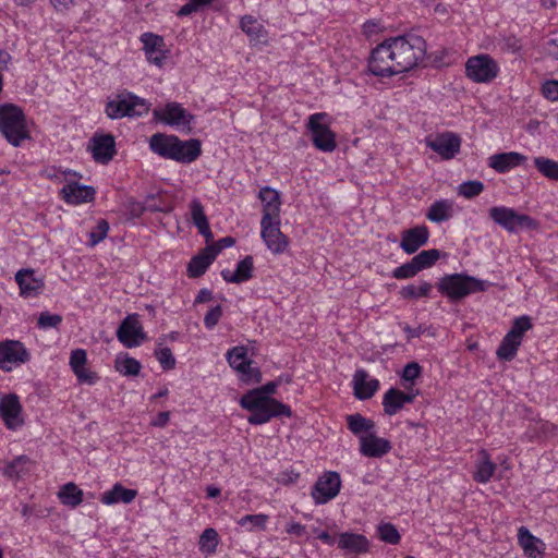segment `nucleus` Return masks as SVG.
<instances>
[{
    "label": "nucleus",
    "instance_id": "obj_1",
    "mask_svg": "<svg viewBox=\"0 0 558 558\" xmlns=\"http://www.w3.org/2000/svg\"><path fill=\"white\" fill-rule=\"evenodd\" d=\"M425 54L423 37L414 34L390 37L372 50L368 70L375 76L390 77L416 68Z\"/></svg>",
    "mask_w": 558,
    "mask_h": 558
},
{
    "label": "nucleus",
    "instance_id": "obj_2",
    "mask_svg": "<svg viewBox=\"0 0 558 558\" xmlns=\"http://www.w3.org/2000/svg\"><path fill=\"white\" fill-rule=\"evenodd\" d=\"M282 381L289 384L291 378L280 376L276 380L252 389L242 396L240 405L251 412L247 417L250 424L260 425L269 422L272 417L291 416V410L287 404L270 397Z\"/></svg>",
    "mask_w": 558,
    "mask_h": 558
},
{
    "label": "nucleus",
    "instance_id": "obj_3",
    "mask_svg": "<svg viewBox=\"0 0 558 558\" xmlns=\"http://www.w3.org/2000/svg\"><path fill=\"white\" fill-rule=\"evenodd\" d=\"M0 133L14 147L31 140L27 119L21 107L14 104L0 105Z\"/></svg>",
    "mask_w": 558,
    "mask_h": 558
},
{
    "label": "nucleus",
    "instance_id": "obj_4",
    "mask_svg": "<svg viewBox=\"0 0 558 558\" xmlns=\"http://www.w3.org/2000/svg\"><path fill=\"white\" fill-rule=\"evenodd\" d=\"M488 287L489 282L465 274L446 275L437 283L439 292L451 302L462 300L475 292H484Z\"/></svg>",
    "mask_w": 558,
    "mask_h": 558
},
{
    "label": "nucleus",
    "instance_id": "obj_5",
    "mask_svg": "<svg viewBox=\"0 0 558 558\" xmlns=\"http://www.w3.org/2000/svg\"><path fill=\"white\" fill-rule=\"evenodd\" d=\"M149 111V105L145 99L123 92L110 98L105 107V113L109 119L117 120L124 117H141Z\"/></svg>",
    "mask_w": 558,
    "mask_h": 558
},
{
    "label": "nucleus",
    "instance_id": "obj_6",
    "mask_svg": "<svg viewBox=\"0 0 558 558\" xmlns=\"http://www.w3.org/2000/svg\"><path fill=\"white\" fill-rule=\"evenodd\" d=\"M498 73L499 65L489 54L470 57L465 63V74L475 83H489Z\"/></svg>",
    "mask_w": 558,
    "mask_h": 558
},
{
    "label": "nucleus",
    "instance_id": "obj_7",
    "mask_svg": "<svg viewBox=\"0 0 558 558\" xmlns=\"http://www.w3.org/2000/svg\"><path fill=\"white\" fill-rule=\"evenodd\" d=\"M327 117L326 113H314L308 118L307 128L312 134L314 146L325 153H331L336 149V135L328 125L323 123Z\"/></svg>",
    "mask_w": 558,
    "mask_h": 558
},
{
    "label": "nucleus",
    "instance_id": "obj_8",
    "mask_svg": "<svg viewBox=\"0 0 558 558\" xmlns=\"http://www.w3.org/2000/svg\"><path fill=\"white\" fill-rule=\"evenodd\" d=\"M488 215L496 225L511 233L522 228H530L533 225V219L530 216L519 214L513 208L506 206L492 207Z\"/></svg>",
    "mask_w": 558,
    "mask_h": 558
},
{
    "label": "nucleus",
    "instance_id": "obj_9",
    "mask_svg": "<svg viewBox=\"0 0 558 558\" xmlns=\"http://www.w3.org/2000/svg\"><path fill=\"white\" fill-rule=\"evenodd\" d=\"M262 239L274 254H282L289 245L288 238L280 230V218L262 219Z\"/></svg>",
    "mask_w": 558,
    "mask_h": 558
},
{
    "label": "nucleus",
    "instance_id": "obj_10",
    "mask_svg": "<svg viewBox=\"0 0 558 558\" xmlns=\"http://www.w3.org/2000/svg\"><path fill=\"white\" fill-rule=\"evenodd\" d=\"M29 353L24 344L17 340L0 342V368L5 372L12 371L14 365L29 361Z\"/></svg>",
    "mask_w": 558,
    "mask_h": 558
},
{
    "label": "nucleus",
    "instance_id": "obj_11",
    "mask_svg": "<svg viewBox=\"0 0 558 558\" xmlns=\"http://www.w3.org/2000/svg\"><path fill=\"white\" fill-rule=\"evenodd\" d=\"M154 117L171 126L181 128L187 133L192 131L191 122L194 117L178 102H169L163 110L155 109Z\"/></svg>",
    "mask_w": 558,
    "mask_h": 558
},
{
    "label": "nucleus",
    "instance_id": "obj_12",
    "mask_svg": "<svg viewBox=\"0 0 558 558\" xmlns=\"http://www.w3.org/2000/svg\"><path fill=\"white\" fill-rule=\"evenodd\" d=\"M341 478L337 472H326L315 483L312 497L317 505H323L335 498L340 490Z\"/></svg>",
    "mask_w": 558,
    "mask_h": 558
},
{
    "label": "nucleus",
    "instance_id": "obj_13",
    "mask_svg": "<svg viewBox=\"0 0 558 558\" xmlns=\"http://www.w3.org/2000/svg\"><path fill=\"white\" fill-rule=\"evenodd\" d=\"M117 338L125 348L138 347L146 339L137 315H128L122 320L117 330Z\"/></svg>",
    "mask_w": 558,
    "mask_h": 558
},
{
    "label": "nucleus",
    "instance_id": "obj_14",
    "mask_svg": "<svg viewBox=\"0 0 558 558\" xmlns=\"http://www.w3.org/2000/svg\"><path fill=\"white\" fill-rule=\"evenodd\" d=\"M426 145L437 153L442 159H452L460 150L461 140L451 132L437 134L435 137L426 138Z\"/></svg>",
    "mask_w": 558,
    "mask_h": 558
},
{
    "label": "nucleus",
    "instance_id": "obj_15",
    "mask_svg": "<svg viewBox=\"0 0 558 558\" xmlns=\"http://www.w3.org/2000/svg\"><path fill=\"white\" fill-rule=\"evenodd\" d=\"M0 416L9 429L22 426V405L16 395L10 393L0 399Z\"/></svg>",
    "mask_w": 558,
    "mask_h": 558
},
{
    "label": "nucleus",
    "instance_id": "obj_16",
    "mask_svg": "<svg viewBox=\"0 0 558 558\" xmlns=\"http://www.w3.org/2000/svg\"><path fill=\"white\" fill-rule=\"evenodd\" d=\"M93 158L96 162L108 163L116 155L114 137L110 134L93 136L89 146Z\"/></svg>",
    "mask_w": 558,
    "mask_h": 558
},
{
    "label": "nucleus",
    "instance_id": "obj_17",
    "mask_svg": "<svg viewBox=\"0 0 558 558\" xmlns=\"http://www.w3.org/2000/svg\"><path fill=\"white\" fill-rule=\"evenodd\" d=\"M428 238V228L426 226H416L414 228L402 231L400 247L407 254H413L427 243Z\"/></svg>",
    "mask_w": 558,
    "mask_h": 558
},
{
    "label": "nucleus",
    "instance_id": "obj_18",
    "mask_svg": "<svg viewBox=\"0 0 558 558\" xmlns=\"http://www.w3.org/2000/svg\"><path fill=\"white\" fill-rule=\"evenodd\" d=\"M141 41L144 45V51L147 60L157 66H161L166 59L163 38L153 33H144L141 36Z\"/></svg>",
    "mask_w": 558,
    "mask_h": 558
},
{
    "label": "nucleus",
    "instance_id": "obj_19",
    "mask_svg": "<svg viewBox=\"0 0 558 558\" xmlns=\"http://www.w3.org/2000/svg\"><path fill=\"white\" fill-rule=\"evenodd\" d=\"M391 450L388 439L377 437L374 433L360 436V452L368 458H381Z\"/></svg>",
    "mask_w": 558,
    "mask_h": 558
},
{
    "label": "nucleus",
    "instance_id": "obj_20",
    "mask_svg": "<svg viewBox=\"0 0 558 558\" xmlns=\"http://www.w3.org/2000/svg\"><path fill=\"white\" fill-rule=\"evenodd\" d=\"M95 189L90 185L80 184L77 182H70L65 184L61 194L65 203L78 205L82 203H89L95 198Z\"/></svg>",
    "mask_w": 558,
    "mask_h": 558
},
{
    "label": "nucleus",
    "instance_id": "obj_21",
    "mask_svg": "<svg viewBox=\"0 0 558 558\" xmlns=\"http://www.w3.org/2000/svg\"><path fill=\"white\" fill-rule=\"evenodd\" d=\"M173 160L181 163H192L202 155V142L198 138L182 141L177 137Z\"/></svg>",
    "mask_w": 558,
    "mask_h": 558
},
{
    "label": "nucleus",
    "instance_id": "obj_22",
    "mask_svg": "<svg viewBox=\"0 0 558 558\" xmlns=\"http://www.w3.org/2000/svg\"><path fill=\"white\" fill-rule=\"evenodd\" d=\"M415 393H405L397 388H390L383 398L385 414L392 416L397 414L407 403H412Z\"/></svg>",
    "mask_w": 558,
    "mask_h": 558
},
{
    "label": "nucleus",
    "instance_id": "obj_23",
    "mask_svg": "<svg viewBox=\"0 0 558 558\" xmlns=\"http://www.w3.org/2000/svg\"><path fill=\"white\" fill-rule=\"evenodd\" d=\"M258 198L263 203V217L262 219H276L280 218V194L272 187L264 186L260 189Z\"/></svg>",
    "mask_w": 558,
    "mask_h": 558
},
{
    "label": "nucleus",
    "instance_id": "obj_24",
    "mask_svg": "<svg viewBox=\"0 0 558 558\" xmlns=\"http://www.w3.org/2000/svg\"><path fill=\"white\" fill-rule=\"evenodd\" d=\"M15 281L20 287L21 294L24 296H35L44 288L41 278L35 276L33 269H21L15 274Z\"/></svg>",
    "mask_w": 558,
    "mask_h": 558
},
{
    "label": "nucleus",
    "instance_id": "obj_25",
    "mask_svg": "<svg viewBox=\"0 0 558 558\" xmlns=\"http://www.w3.org/2000/svg\"><path fill=\"white\" fill-rule=\"evenodd\" d=\"M338 548L349 553L361 555L369 550L368 539L357 533L344 532L339 535L337 541Z\"/></svg>",
    "mask_w": 558,
    "mask_h": 558
},
{
    "label": "nucleus",
    "instance_id": "obj_26",
    "mask_svg": "<svg viewBox=\"0 0 558 558\" xmlns=\"http://www.w3.org/2000/svg\"><path fill=\"white\" fill-rule=\"evenodd\" d=\"M526 160V157L517 151L495 154L488 158V166L498 173H505Z\"/></svg>",
    "mask_w": 558,
    "mask_h": 558
},
{
    "label": "nucleus",
    "instance_id": "obj_27",
    "mask_svg": "<svg viewBox=\"0 0 558 558\" xmlns=\"http://www.w3.org/2000/svg\"><path fill=\"white\" fill-rule=\"evenodd\" d=\"M354 395L360 400L372 398L379 388V381L375 378L368 379L365 369H357L353 376Z\"/></svg>",
    "mask_w": 558,
    "mask_h": 558
},
{
    "label": "nucleus",
    "instance_id": "obj_28",
    "mask_svg": "<svg viewBox=\"0 0 558 558\" xmlns=\"http://www.w3.org/2000/svg\"><path fill=\"white\" fill-rule=\"evenodd\" d=\"M178 136L163 133H156L149 140V148L156 155L173 160L175 151V141Z\"/></svg>",
    "mask_w": 558,
    "mask_h": 558
},
{
    "label": "nucleus",
    "instance_id": "obj_29",
    "mask_svg": "<svg viewBox=\"0 0 558 558\" xmlns=\"http://www.w3.org/2000/svg\"><path fill=\"white\" fill-rule=\"evenodd\" d=\"M253 257L248 255L238 263L235 271L223 269L221 271V277L227 282L242 283L250 280L253 277Z\"/></svg>",
    "mask_w": 558,
    "mask_h": 558
},
{
    "label": "nucleus",
    "instance_id": "obj_30",
    "mask_svg": "<svg viewBox=\"0 0 558 558\" xmlns=\"http://www.w3.org/2000/svg\"><path fill=\"white\" fill-rule=\"evenodd\" d=\"M518 541L524 554L530 558H536L537 556H541L545 550L544 542L532 535L525 526H521L519 529Z\"/></svg>",
    "mask_w": 558,
    "mask_h": 558
},
{
    "label": "nucleus",
    "instance_id": "obj_31",
    "mask_svg": "<svg viewBox=\"0 0 558 558\" xmlns=\"http://www.w3.org/2000/svg\"><path fill=\"white\" fill-rule=\"evenodd\" d=\"M191 218L198 232L206 239V242L213 240V232L209 228L208 219L205 215L202 203L194 198L190 203Z\"/></svg>",
    "mask_w": 558,
    "mask_h": 558
},
{
    "label": "nucleus",
    "instance_id": "obj_32",
    "mask_svg": "<svg viewBox=\"0 0 558 558\" xmlns=\"http://www.w3.org/2000/svg\"><path fill=\"white\" fill-rule=\"evenodd\" d=\"M137 496V490L125 488L120 483L101 495L100 501L105 505H113L118 502L131 504Z\"/></svg>",
    "mask_w": 558,
    "mask_h": 558
},
{
    "label": "nucleus",
    "instance_id": "obj_33",
    "mask_svg": "<svg viewBox=\"0 0 558 558\" xmlns=\"http://www.w3.org/2000/svg\"><path fill=\"white\" fill-rule=\"evenodd\" d=\"M480 456L481 459L476 462L473 480L477 483L486 484L493 477L497 465L490 460V456L486 450H481Z\"/></svg>",
    "mask_w": 558,
    "mask_h": 558
},
{
    "label": "nucleus",
    "instance_id": "obj_34",
    "mask_svg": "<svg viewBox=\"0 0 558 558\" xmlns=\"http://www.w3.org/2000/svg\"><path fill=\"white\" fill-rule=\"evenodd\" d=\"M215 256L208 253L206 248L202 254L194 256L187 265V275L190 278H198L205 274L207 268L215 260Z\"/></svg>",
    "mask_w": 558,
    "mask_h": 558
},
{
    "label": "nucleus",
    "instance_id": "obj_35",
    "mask_svg": "<svg viewBox=\"0 0 558 558\" xmlns=\"http://www.w3.org/2000/svg\"><path fill=\"white\" fill-rule=\"evenodd\" d=\"M452 216V202L448 199H439L433 203L426 214L427 219L433 222L447 221Z\"/></svg>",
    "mask_w": 558,
    "mask_h": 558
},
{
    "label": "nucleus",
    "instance_id": "obj_36",
    "mask_svg": "<svg viewBox=\"0 0 558 558\" xmlns=\"http://www.w3.org/2000/svg\"><path fill=\"white\" fill-rule=\"evenodd\" d=\"M347 422L350 432L359 437L364 436V433L368 435L375 428V423L360 413L348 415Z\"/></svg>",
    "mask_w": 558,
    "mask_h": 558
},
{
    "label": "nucleus",
    "instance_id": "obj_37",
    "mask_svg": "<svg viewBox=\"0 0 558 558\" xmlns=\"http://www.w3.org/2000/svg\"><path fill=\"white\" fill-rule=\"evenodd\" d=\"M240 26L242 31L251 37L252 40L256 43H262L265 40L266 32L254 16H243L241 19Z\"/></svg>",
    "mask_w": 558,
    "mask_h": 558
},
{
    "label": "nucleus",
    "instance_id": "obj_38",
    "mask_svg": "<svg viewBox=\"0 0 558 558\" xmlns=\"http://www.w3.org/2000/svg\"><path fill=\"white\" fill-rule=\"evenodd\" d=\"M521 342L522 341L520 339L511 337V335L507 333L497 349L496 354L498 359L504 361L513 360L517 355L519 347L521 345Z\"/></svg>",
    "mask_w": 558,
    "mask_h": 558
},
{
    "label": "nucleus",
    "instance_id": "obj_39",
    "mask_svg": "<svg viewBox=\"0 0 558 558\" xmlns=\"http://www.w3.org/2000/svg\"><path fill=\"white\" fill-rule=\"evenodd\" d=\"M65 506L76 507L83 501V492L74 484H65L58 494Z\"/></svg>",
    "mask_w": 558,
    "mask_h": 558
},
{
    "label": "nucleus",
    "instance_id": "obj_40",
    "mask_svg": "<svg viewBox=\"0 0 558 558\" xmlns=\"http://www.w3.org/2000/svg\"><path fill=\"white\" fill-rule=\"evenodd\" d=\"M219 542L218 533L215 529H206L199 537V550L206 556L213 555L217 550Z\"/></svg>",
    "mask_w": 558,
    "mask_h": 558
},
{
    "label": "nucleus",
    "instance_id": "obj_41",
    "mask_svg": "<svg viewBox=\"0 0 558 558\" xmlns=\"http://www.w3.org/2000/svg\"><path fill=\"white\" fill-rule=\"evenodd\" d=\"M117 372L124 376H137L141 372V363L131 356H118L114 365Z\"/></svg>",
    "mask_w": 558,
    "mask_h": 558
},
{
    "label": "nucleus",
    "instance_id": "obj_42",
    "mask_svg": "<svg viewBox=\"0 0 558 558\" xmlns=\"http://www.w3.org/2000/svg\"><path fill=\"white\" fill-rule=\"evenodd\" d=\"M226 357L229 365L235 371L241 369L246 362L251 361L247 359V349L243 345L233 347L228 350Z\"/></svg>",
    "mask_w": 558,
    "mask_h": 558
},
{
    "label": "nucleus",
    "instance_id": "obj_43",
    "mask_svg": "<svg viewBox=\"0 0 558 558\" xmlns=\"http://www.w3.org/2000/svg\"><path fill=\"white\" fill-rule=\"evenodd\" d=\"M432 289L433 286L429 282L423 281L420 287H415L414 284L402 287L399 293L403 299L427 298Z\"/></svg>",
    "mask_w": 558,
    "mask_h": 558
},
{
    "label": "nucleus",
    "instance_id": "obj_44",
    "mask_svg": "<svg viewBox=\"0 0 558 558\" xmlns=\"http://www.w3.org/2000/svg\"><path fill=\"white\" fill-rule=\"evenodd\" d=\"M534 165L544 177L550 180L558 181L557 161L545 157H536L534 159Z\"/></svg>",
    "mask_w": 558,
    "mask_h": 558
},
{
    "label": "nucleus",
    "instance_id": "obj_45",
    "mask_svg": "<svg viewBox=\"0 0 558 558\" xmlns=\"http://www.w3.org/2000/svg\"><path fill=\"white\" fill-rule=\"evenodd\" d=\"M440 257V252L436 248L422 251L413 257L418 270L432 267Z\"/></svg>",
    "mask_w": 558,
    "mask_h": 558
},
{
    "label": "nucleus",
    "instance_id": "obj_46",
    "mask_svg": "<svg viewBox=\"0 0 558 558\" xmlns=\"http://www.w3.org/2000/svg\"><path fill=\"white\" fill-rule=\"evenodd\" d=\"M253 362H246L244 367L238 369L240 380L246 385L258 384L262 380V373L258 367L252 366Z\"/></svg>",
    "mask_w": 558,
    "mask_h": 558
},
{
    "label": "nucleus",
    "instance_id": "obj_47",
    "mask_svg": "<svg viewBox=\"0 0 558 558\" xmlns=\"http://www.w3.org/2000/svg\"><path fill=\"white\" fill-rule=\"evenodd\" d=\"M379 538L388 544L396 545L400 542L401 535L391 523H381L377 527Z\"/></svg>",
    "mask_w": 558,
    "mask_h": 558
},
{
    "label": "nucleus",
    "instance_id": "obj_48",
    "mask_svg": "<svg viewBox=\"0 0 558 558\" xmlns=\"http://www.w3.org/2000/svg\"><path fill=\"white\" fill-rule=\"evenodd\" d=\"M484 191V184L477 180L465 181L458 186V194L471 199Z\"/></svg>",
    "mask_w": 558,
    "mask_h": 558
},
{
    "label": "nucleus",
    "instance_id": "obj_49",
    "mask_svg": "<svg viewBox=\"0 0 558 558\" xmlns=\"http://www.w3.org/2000/svg\"><path fill=\"white\" fill-rule=\"evenodd\" d=\"M144 208L151 213H169L172 210V207L169 203L154 194H150L145 198Z\"/></svg>",
    "mask_w": 558,
    "mask_h": 558
},
{
    "label": "nucleus",
    "instance_id": "obj_50",
    "mask_svg": "<svg viewBox=\"0 0 558 558\" xmlns=\"http://www.w3.org/2000/svg\"><path fill=\"white\" fill-rule=\"evenodd\" d=\"M532 328V323L529 316H520L514 318L511 329L508 331L511 337H515L522 341L524 332Z\"/></svg>",
    "mask_w": 558,
    "mask_h": 558
},
{
    "label": "nucleus",
    "instance_id": "obj_51",
    "mask_svg": "<svg viewBox=\"0 0 558 558\" xmlns=\"http://www.w3.org/2000/svg\"><path fill=\"white\" fill-rule=\"evenodd\" d=\"M63 318L59 314H51L49 312L40 313L37 319V326L40 329H49V328H58V326L62 323Z\"/></svg>",
    "mask_w": 558,
    "mask_h": 558
},
{
    "label": "nucleus",
    "instance_id": "obj_52",
    "mask_svg": "<svg viewBox=\"0 0 558 558\" xmlns=\"http://www.w3.org/2000/svg\"><path fill=\"white\" fill-rule=\"evenodd\" d=\"M26 456H20L11 461L4 469V475L8 477H19L24 471V465L28 462Z\"/></svg>",
    "mask_w": 558,
    "mask_h": 558
},
{
    "label": "nucleus",
    "instance_id": "obj_53",
    "mask_svg": "<svg viewBox=\"0 0 558 558\" xmlns=\"http://www.w3.org/2000/svg\"><path fill=\"white\" fill-rule=\"evenodd\" d=\"M418 272L420 270L412 258L410 262L397 267L393 270L392 276L396 279H410L416 276Z\"/></svg>",
    "mask_w": 558,
    "mask_h": 558
},
{
    "label": "nucleus",
    "instance_id": "obj_54",
    "mask_svg": "<svg viewBox=\"0 0 558 558\" xmlns=\"http://www.w3.org/2000/svg\"><path fill=\"white\" fill-rule=\"evenodd\" d=\"M109 231V225L106 220H99L96 227L89 232V244L90 246L97 245L101 242Z\"/></svg>",
    "mask_w": 558,
    "mask_h": 558
},
{
    "label": "nucleus",
    "instance_id": "obj_55",
    "mask_svg": "<svg viewBox=\"0 0 558 558\" xmlns=\"http://www.w3.org/2000/svg\"><path fill=\"white\" fill-rule=\"evenodd\" d=\"M158 362L165 371L173 369L175 366V359L169 348H161L155 352Z\"/></svg>",
    "mask_w": 558,
    "mask_h": 558
},
{
    "label": "nucleus",
    "instance_id": "obj_56",
    "mask_svg": "<svg viewBox=\"0 0 558 558\" xmlns=\"http://www.w3.org/2000/svg\"><path fill=\"white\" fill-rule=\"evenodd\" d=\"M268 520V515L267 514H263V513H259V514H246L244 517H242L238 523L241 525V526H246L247 524H252L256 527H259L260 530H265L266 529V522Z\"/></svg>",
    "mask_w": 558,
    "mask_h": 558
},
{
    "label": "nucleus",
    "instance_id": "obj_57",
    "mask_svg": "<svg viewBox=\"0 0 558 558\" xmlns=\"http://www.w3.org/2000/svg\"><path fill=\"white\" fill-rule=\"evenodd\" d=\"M222 316L221 305L211 307L204 317V325L207 329H213Z\"/></svg>",
    "mask_w": 558,
    "mask_h": 558
},
{
    "label": "nucleus",
    "instance_id": "obj_58",
    "mask_svg": "<svg viewBox=\"0 0 558 558\" xmlns=\"http://www.w3.org/2000/svg\"><path fill=\"white\" fill-rule=\"evenodd\" d=\"M87 361V353L83 349H75L71 352L70 356V366L72 371H76L77 368H82Z\"/></svg>",
    "mask_w": 558,
    "mask_h": 558
},
{
    "label": "nucleus",
    "instance_id": "obj_59",
    "mask_svg": "<svg viewBox=\"0 0 558 558\" xmlns=\"http://www.w3.org/2000/svg\"><path fill=\"white\" fill-rule=\"evenodd\" d=\"M76 375L80 383H85L88 385H94L98 380V375L95 372H92L85 367V365L76 371H73Z\"/></svg>",
    "mask_w": 558,
    "mask_h": 558
},
{
    "label": "nucleus",
    "instance_id": "obj_60",
    "mask_svg": "<svg viewBox=\"0 0 558 558\" xmlns=\"http://www.w3.org/2000/svg\"><path fill=\"white\" fill-rule=\"evenodd\" d=\"M235 243V240L232 236H225L218 240L215 244L206 247L208 253H211L215 257L220 253V251L225 247H230Z\"/></svg>",
    "mask_w": 558,
    "mask_h": 558
},
{
    "label": "nucleus",
    "instance_id": "obj_61",
    "mask_svg": "<svg viewBox=\"0 0 558 558\" xmlns=\"http://www.w3.org/2000/svg\"><path fill=\"white\" fill-rule=\"evenodd\" d=\"M542 93L548 100H558V81H547L543 84Z\"/></svg>",
    "mask_w": 558,
    "mask_h": 558
},
{
    "label": "nucleus",
    "instance_id": "obj_62",
    "mask_svg": "<svg viewBox=\"0 0 558 558\" xmlns=\"http://www.w3.org/2000/svg\"><path fill=\"white\" fill-rule=\"evenodd\" d=\"M422 368L416 362L408 363L402 372V378L412 381L421 375Z\"/></svg>",
    "mask_w": 558,
    "mask_h": 558
},
{
    "label": "nucleus",
    "instance_id": "obj_63",
    "mask_svg": "<svg viewBox=\"0 0 558 558\" xmlns=\"http://www.w3.org/2000/svg\"><path fill=\"white\" fill-rule=\"evenodd\" d=\"M298 478H299V473L291 470V471L282 472L279 475L278 481L283 485H289V484L294 483Z\"/></svg>",
    "mask_w": 558,
    "mask_h": 558
},
{
    "label": "nucleus",
    "instance_id": "obj_64",
    "mask_svg": "<svg viewBox=\"0 0 558 558\" xmlns=\"http://www.w3.org/2000/svg\"><path fill=\"white\" fill-rule=\"evenodd\" d=\"M546 51L549 56L558 60V36H555L547 40Z\"/></svg>",
    "mask_w": 558,
    "mask_h": 558
}]
</instances>
